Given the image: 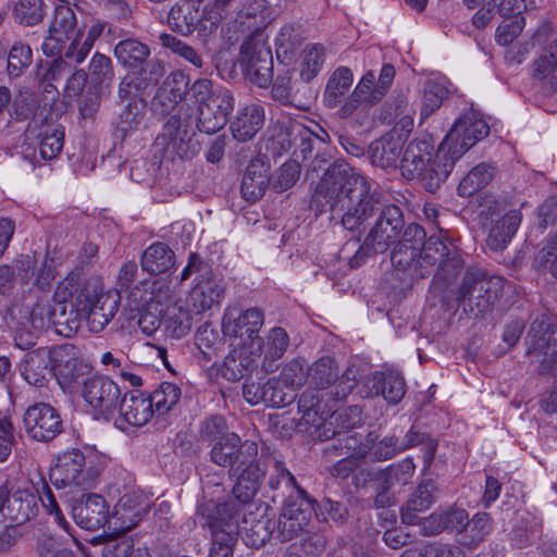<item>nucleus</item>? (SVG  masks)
<instances>
[{
    "label": "nucleus",
    "instance_id": "obj_1",
    "mask_svg": "<svg viewBox=\"0 0 557 557\" xmlns=\"http://www.w3.org/2000/svg\"><path fill=\"white\" fill-rule=\"evenodd\" d=\"M312 206L319 212L342 213V225L350 232L364 231L369 221L375 219L349 259L352 269L361 267L370 256L387 251L405 226L401 209L396 205H381L371 193L369 180L345 163L326 169L313 193Z\"/></svg>",
    "mask_w": 557,
    "mask_h": 557
},
{
    "label": "nucleus",
    "instance_id": "obj_2",
    "mask_svg": "<svg viewBox=\"0 0 557 557\" xmlns=\"http://www.w3.org/2000/svg\"><path fill=\"white\" fill-rule=\"evenodd\" d=\"M433 145L429 139H414L403 150L400 170L408 180L419 178L424 188L434 193L453 171V161L438 160L440 147L432 159Z\"/></svg>",
    "mask_w": 557,
    "mask_h": 557
},
{
    "label": "nucleus",
    "instance_id": "obj_3",
    "mask_svg": "<svg viewBox=\"0 0 557 557\" xmlns=\"http://www.w3.org/2000/svg\"><path fill=\"white\" fill-rule=\"evenodd\" d=\"M504 280L490 275L484 269L469 267L456 290L462 310L478 318L491 311L503 295Z\"/></svg>",
    "mask_w": 557,
    "mask_h": 557
},
{
    "label": "nucleus",
    "instance_id": "obj_4",
    "mask_svg": "<svg viewBox=\"0 0 557 557\" xmlns=\"http://www.w3.org/2000/svg\"><path fill=\"white\" fill-rule=\"evenodd\" d=\"M36 495L27 490H16L13 493L7 488L5 496V517L15 524H23L37 515V498L48 513L54 515L57 523L66 532H70V523L62 516L55 497L44 476L38 475L36 481H32Z\"/></svg>",
    "mask_w": 557,
    "mask_h": 557
},
{
    "label": "nucleus",
    "instance_id": "obj_5",
    "mask_svg": "<svg viewBox=\"0 0 557 557\" xmlns=\"http://www.w3.org/2000/svg\"><path fill=\"white\" fill-rule=\"evenodd\" d=\"M354 413L348 416L347 411H335L327 423L324 424L322 435L331 442L323 450L324 458L332 461L334 457L346 456L363 459L368 456L369 448L367 444V435L363 436L352 429L360 419V411L357 407L350 409Z\"/></svg>",
    "mask_w": 557,
    "mask_h": 557
},
{
    "label": "nucleus",
    "instance_id": "obj_6",
    "mask_svg": "<svg viewBox=\"0 0 557 557\" xmlns=\"http://www.w3.org/2000/svg\"><path fill=\"white\" fill-rule=\"evenodd\" d=\"M233 508L231 505L216 506L213 500L198 508L202 527L208 528L211 533L209 557H233V547L239 534V518L225 515Z\"/></svg>",
    "mask_w": 557,
    "mask_h": 557
},
{
    "label": "nucleus",
    "instance_id": "obj_7",
    "mask_svg": "<svg viewBox=\"0 0 557 557\" xmlns=\"http://www.w3.org/2000/svg\"><path fill=\"white\" fill-rule=\"evenodd\" d=\"M230 474L236 478L232 490L233 497L224 503L215 504L216 506L231 505L234 508L226 515L239 518L243 510L253 506V498L265 479L267 469L259 457L258 449L249 458L244 459Z\"/></svg>",
    "mask_w": 557,
    "mask_h": 557
},
{
    "label": "nucleus",
    "instance_id": "obj_8",
    "mask_svg": "<svg viewBox=\"0 0 557 557\" xmlns=\"http://www.w3.org/2000/svg\"><path fill=\"white\" fill-rule=\"evenodd\" d=\"M490 133V126L476 113L459 117L440 145L438 160L453 161V168L462 154Z\"/></svg>",
    "mask_w": 557,
    "mask_h": 557
},
{
    "label": "nucleus",
    "instance_id": "obj_9",
    "mask_svg": "<svg viewBox=\"0 0 557 557\" xmlns=\"http://www.w3.org/2000/svg\"><path fill=\"white\" fill-rule=\"evenodd\" d=\"M444 249L445 242L437 236L429 237L422 250L395 244L391 252V262L397 275L401 271L410 278H424L432 273L434 262Z\"/></svg>",
    "mask_w": 557,
    "mask_h": 557
},
{
    "label": "nucleus",
    "instance_id": "obj_10",
    "mask_svg": "<svg viewBox=\"0 0 557 557\" xmlns=\"http://www.w3.org/2000/svg\"><path fill=\"white\" fill-rule=\"evenodd\" d=\"M98 472L87 466L84 453L77 448L65 450L57 456L49 472L52 485L58 488L92 487Z\"/></svg>",
    "mask_w": 557,
    "mask_h": 557
},
{
    "label": "nucleus",
    "instance_id": "obj_11",
    "mask_svg": "<svg viewBox=\"0 0 557 557\" xmlns=\"http://www.w3.org/2000/svg\"><path fill=\"white\" fill-rule=\"evenodd\" d=\"M79 396L94 410L97 418L110 420L117 408L121 391L110 377L94 373Z\"/></svg>",
    "mask_w": 557,
    "mask_h": 557
},
{
    "label": "nucleus",
    "instance_id": "obj_12",
    "mask_svg": "<svg viewBox=\"0 0 557 557\" xmlns=\"http://www.w3.org/2000/svg\"><path fill=\"white\" fill-rule=\"evenodd\" d=\"M244 73L250 83L260 88L268 87L273 79V57L264 44L247 40L240 46Z\"/></svg>",
    "mask_w": 557,
    "mask_h": 557
},
{
    "label": "nucleus",
    "instance_id": "obj_13",
    "mask_svg": "<svg viewBox=\"0 0 557 557\" xmlns=\"http://www.w3.org/2000/svg\"><path fill=\"white\" fill-rule=\"evenodd\" d=\"M126 87V83L119 84L115 116V131L123 138L137 132L147 114V101Z\"/></svg>",
    "mask_w": 557,
    "mask_h": 557
},
{
    "label": "nucleus",
    "instance_id": "obj_14",
    "mask_svg": "<svg viewBox=\"0 0 557 557\" xmlns=\"http://www.w3.org/2000/svg\"><path fill=\"white\" fill-rule=\"evenodd\" d=\"M23 421L28 436L37 442H50L63 430L58 410L46 403L30 406L26 410Z\"/></svg>",
    "mask_w": 557,
    "mask_h": 557
},
{
    "label": "nucleus",
    "instance_id": "obj_15",
    "mask_svg": "<svg viewBox=\"0 0 557 557\" xmlns=\"http://www.w3.org/2000/svg\"><path fill=\"white\" fill-rule=\"evenodd\" d=\"M262 325V312L257 308H250L233 322L223 323V332L225 335L238 338L237 345L243 346L250 355L260 356L262 338L259 336V331Z\"/></svg>",
    "mask_w": 557,
    "mask_h": 557
},
{
    "label": "nucleus",
    "instance_id": "obj_16",
    "mask_svg": "<svg viewBox=\"0 0 557 557\" xmlns=\"http://www.w3.org/2000/svg\"><path fill=\"white\" fill-rule=\"evenodd\" d=\"M312 503L308 494L285 500L276 527L282 542H288L302 533L312 515Z\"/></svg>",
    "mask_w": 557,
    "mask_h": 557
},
{
    "label": "nucleus",
    "instance_id": "obj_17",
    "mask_svg": "<svg viewBox=\"0 0 557 557\" xmlns=\"http://www.w3.org/2000/svg\"><path fill=\"white\" fill-rule=\"evenodd\" d=\"M49 35L45 39L41 49L47 57L61 53L64 44L70 40L77 30V18L74 10L64 3L55 7L49 25Z\"/></svg>",
    "mask_w": 557,
    "mask_h": 557
},
{
    "label": "nucleus",
    "instance_id": "obj_18",
    "mask_svg": "<svg viewBox=\"0 0 557 557\" xmlns=\"http://www.w3.org/2000/svg\"><path fill=\"white\" fill-rule=\"evenodd\" d=\"M339 368L335 360L329 356L321 357L307 370V380L310 386L315 389L333 387L330 396L335 400H343L351 391L354 385L338 382Z\"/></svg>",
    "mask_w": 557,
    "mask_h": 557
},
{
    "label": "nucleus",
    "instance_id": "obj_19",
    "mask_svg": "<svg viewBox=\"0 0 557 557\" xmlns=\"http://www.w3.org/2000/svg\"><path fill=\"white\" fill-rule=\"evenodd\" d=\"M72 516L81 528L96 531L109 523L112 525L109 516V505L104 497L99 494H83L72 506Z\"/></svg>",
    "mask_w": 557,
    "mask_h": 557
},
{
    "label": "nucleus",
    "instance_id": "obj_20",
    "mask_svg": "<svg viewBox=\"0 0 557 557\" xmlns=\"http://www.w3.org/2000/svg\"><path fill=\"white\" fill-rule=\"evenodd\" d=\"M243 395L251 405L263 403L277 408L292 404L296 398L294 391L276 379H270L264 383L247 382L243 386Z\"/></svg>",
    "mask_w": 557,
    "mask_h": 557
},
{
    "label": "nucleus",
    "instance_id": "obj_21",
    "mask_svg": "<svg viewBox=\"0 0 557 557\" xmlns=\"http://www.w3.org/2000/svg\"><path fill=\"white\" fill-rule=\"evenodd\" d=\"M187 109L181 108L173 113L163 125L162 133L157 137L158 145L163 146L168 152L174 153L181 159L189 158V115Z\"/></svg>",
    "mask_w": 557,
    "mask_h": 557
},
{
    "label": "nucleus",
    "instance_id": "obj_22",
    "mask_svg": "<svg viewBox=\"0 0 557 557\" xmlns=\"http://www.w3.org/2000/svg\"><path fill=\"white\" fill-rule=\"evenodd\" d=\"M256 449H258L256 442L242 441L237 434L230 433L215 442L211 448L210 458L215 465L228 468L231 473L244 459L249 458Z\"/></svg>",
    "mask_w": 557,
    "mask_h": 557
},
{
    "label": "nucleus",
    "instance_id": "obj_23",
    "mask_svg": "<svg viewBox=\"0 0 557 557\" xmlns=\"http://www.w3.org/2000/svg\"><path fill=\"white\" fill-rule=\"evenodd\" d=\"M395 77L394 65L386 63L382 66L379 78L373 71H368L356 85L355 96L363 101L364 108H372L385 97Z\"/></svg>",
    "mask_w": 557,
    "mask_h": 557
},
{
    "label": "nucleus",
    "instance_id": "obj_24",
    "mask_svg": "<svg viewBox=\"0 0 557 557\" xmlns=\"http://www.w3.org/2000/svg\"><path fill=\"white\" fill-rule=\"evenodd\" d=\"M58 358L47 347H39L24 355L20 371L25 381L34 386H44Z\"/></svg>",
    "mask_w": 557,
    "mask_h": 557
},
{
    "label": "nucleus",
    "instance_id": "obj_25",
    "mask_svg": "<svg viewBox=\"0 0 557 557\" xmlns=\"http://www.w3.org/2000/svg\"><path fill=\"white\" fill-rule=\"evenodd\" d=\"M90 368L76 358H58L54 363V376L64 393L79 395L92 376Z\"/></svg>",
    "mask_w": 557,
    "mask_h": 557
},
{
    "label": "nucleus",
    "instance_id": "obj_26",
    "mask_svg": "<svg viewBox=\"0 0 557 557\" xmlns=\"http://www.w3.org/2000/svg\"><path fill=\"white\" fill-rule=\"evenodd\" d=\"M434 262L436 269L431 283V290L437 295L445 292L459 276L465 267V261L460 253L445 243V249L440 253Z\"/></svg>",
    "mask_w": 557,
    "mask_h": 557
},
{
    "label": "nucleus",
    "instance_id": "obj_27",
    "mask_svg": "<svg viewBox=\"0 0 557 557\" xmlns=\"http://www.w3.org/2000/svg\"><path fill=\"white\" fill-rule=\"evenodd\" d=\"M367 396H383L389 404H398L405 396V380L397 371H376L369 375L364 384Z\"/></svg>",
    "mask_w": 557,
    "mask_h": 557
},
{
    "label": "nucleus",
    "instance_id": "obj_28",
    "mask_svg": "<svg viewBox=\"0 0 557 557\" xmlns=\"http://www.w3.org/2000/svg\"><path fill=\"white\" fill-rule=\"evenodd\" d=\"M120 420L115 421L117 428L124 430L122 423L133 426H141L146 424L153 416L151 403L148 397L139 391L126 393L119 401Z\"/></svg>",
    "mask_w": 557,
    "mask_h": 557
},
{
    "label": "nucleus",
    "instance_id": "obj_29",
    "mask_svg": "<svg viewBox=\"0 0 557 557\" xmlns=\"http://www.w3.org/2000/svg\"><path fill=\"white\" fill-rule=\"evenodd\" d=\"M440 488L432 479L423 480L401 507L400 518L405 524L419 522V513L428 510L436 500Z\"/></svg>",
    "mask_w": 557,
    "mask_h": 557
},
{
    "label": "nucleus",
    "instance_id": "obj_30",
    "mask_svg": "<svg viewBox=\"0 0 557 557\" xmlns=\"http://www.w3.org/2000/svg\"><path fill=\"white\" fill-rule=\"evenodd\" d=\"M404 139L395 129L373 141L369 147L371 163L375 166L387 169L397 168L401 160Z\"/></svg>",
    "mask_w": 557,
    "mask_h": 557
},
{
    "label": "nucleus",
    "instance_id": "obj_31",
    "mask_svg": "<svg viewBox=\"0 0 557 557\" xmlns=\"http://www.w3.org/2000/svg\"><path fill=\"white\" fill-rule=\"evenodd\" d=\"M243 516L239 530L243 532V540L249 547L259 548L263 546L271 537L275 523L265 513H253L250 509L240 512Z\"/></svg>",
    "mask_w": 557,
    "mask_h": 557
},
{
    "label": "nucleus",
    "instance_id": "obj_32",
    "mask_svg": "<svg viewBox=\"0 0 557 557\" xmlns=\"http://www.w3.org/2000/svg\"><path fill=\"white\" fill-rule=\"evenodd\" d=\"M264 124V109L261 104L252 102L237 111L230 128L237 141L246 143L252 139Z\"/></svg>",
    "mask_w": 557,
    "mask_h": 557
},
{
    "label": "nucleus",
    "instance_id": "obj_33",
    "mask_svg": "<svg viewBox=\"0 0 557 557\" xmlns=\"http://www.w3.org/2000/svg\"><path fill=\"white\" fill-rule=\"evenodd\" d=\"M522 220L519 210H509L491 222L486 238L487 247L493 251L504 250L515 236Z\"/></svg>",
    "mask_w": 557,
    "mask_h": 557
},
{
    "label": "nucleus",
    "instance_id": "obj_34",
    "mask_svg": "<svg viewBox=\"0 0 557 557\" xmlns=\"http://www.w3.org/2000/svg\"><path fill=\"white\" fill-rule=\"evenodd\" d=\"M269 186V166L260 158L252 159L243 175L240 184L243 198L249 202H256L263 197Z\"/></svg>",
    "mask_w": 557,
    "mask_h": 557
},
{
    "label": "nucleus",
    "instance_id": "obj_35",
    "mask_svg": "<svg viewBox=\"0 0 557 557\" xmlns=\"http://www.w3.org/2000/svg\"><path fill=\"white\" fill-rule=\"evenodd\" d=\"M225 287L222 280L210 274L198 281L189 294V300L196 312H202L219 305L224 296Z\"/></svg>",
    "mask_w": 557,
    "mask_h": 557
},
{
    "label": "nucleus",
    "instance_id": "obj_36",
    "mask_svg": "<svg viewBox=\"0 0 557 557\" xmlns=\"http://www.w3.org/2000/svg\"><path fill=\"white\" fill-rule=\"evenodd\" d=\"M175 265V253L162 242H156L147 247L140 256V267L150 275L166 273Z\"/></svg>",
    "mask_w": 557,
    "mask_h": 557
},
{
    "label": "nucleus",
    "instance_id": "obj_37",
    "mask_svg": "<svg viewBox=\"0 0 557 557\" xmlns=\"http://www.w3.org/2000/svg\"><path fill=\"white\" fill-rule=\"evenodd\" d=\"M557 324L547 322L544 318L535 319L525 337L527 355L530 357H549L553 345V333Z\"/></svg>",
    "mask_w": 557,
    "mask_h": 557
},
{
    "label": "nucleus",
    "instance_id": "obj_38",
    "mask_svg": "<svg viewBox=\"0 0 557 557\" xmlns=\"http://www.w3.org/2000/svg\"><path fill=\"white\" fill-rule=\"evenodd\" d=\"M120 301L119 293L107 292L100 295L96 304L84 315L87 319L89 330L94 333L103 331L117 313Z\"/></svg>",
    "mask_w": 557,
    "mask_h": 557
},
{
    "label": "nucleus",
    "instance_id": "obj_39",
    "mask_svg": "<svg viewBox=\"0 0 557 557\" xmlns=\"http://www.w3.org/2000/svg\"><path fill=\"white\" fill-rule=\"evenodd\" d=\"M146 511L138 496L125 494L114 507L111 521L114 530L126 532L133 529Z\"/></svg>",
    "mask_w": 557,
    "mask_h": 557
},
{
    "label": "nucleus",
    "instance_id": "obj_40",
    "mask_svg": "<svg viewBox=\"0 0 557 557\" xmlns=\"http://www.w3.org/2000/svg\"><path fill=\"white\" fill-rule=\"evenodd\" d=\"M268 486L274 492L273 500L276 498L290 500L292 495H294V499L307 495L306 491L296 482L295 476L285 468L284 462L280 460L274 461L273 472L269 476Z\"/></svg>",
    "mask_w": 557,
    "mask_h": 557
},
{
    "label": "nucleus",
    "instance_id": "obj_41",
    "mask_svg": "<svg viewBox=\"0 0 557 557\" xmlns=\"http://www.w3.org/2000/svg\"><path fill=\"white\" fill-rule=\"evenodd\" d=\"M137 69V72L126 75L120 84L126 83L128 86L126 89L140 96L150 85L158 84L165 73L164 63L159 59H148Z\"/></svg>",
    "mask_w": 557,
    "mask_h": 557
},
{
    "label": "nucleus",
    "instance_id": "obj_42",
    "mask_svg": "<svg viewBox=\"0 0 557 557\" xmlns=\"http://www.w3.org/2000/svg\"><path fill=\"white\" fill-rule=\"evenodd\" d=\"M65 59V57H59L52 61H40L37 65L35 78L44 92L59 94L54 84L66 78L72 71L71 64Z\"/></svg>",
    "mask_w": 557,
    "mask_h": 557
},
{
    "label": "nucleus",
    "instance_id": "obj_43",
    "mask_svg": "<svg viewBox=\"0 0 557 557\" xmlns=\"http://www.w3.org/2000/svg\"><path fill=\"white\" fill-rule=\"evenodd\" d=\"M151 54L148 45L136 38H126L119 41L114 47V55L117 62L124 67L136 70L149 59Z\"/></svg>",
    "mask_w": 557,
    "mask_h": 557
},
{
    "label": "nucleus",
    "instance_id": "obj_44",
    "mask_svg": "<svg viewBox=\"0 0 557 557\" xmlns=\"http://www.w3.org/2000/svg\"><path fill=\"white\" fill-rule=\"evenodd\" d=\"M201 17L200 9L190 2H182L172 7L168 15V23L172 30L182 35L191 34Z\"/></svg>",
    "mask_w": 557,
    "mask_h": 557
},
{
    "label": "nucleus",
    "instance_id": "obj_45",
    "mask_svg": "<svg viewBox=\"0 0 557 557\" xmlns=\"http://www.w3.org/2000/svg\"><path fill=\"white\" fill-rule=\"evenodd\" d=\"M354 82L352 71L347 66L337 67L329 77L323 101L327 108H336L349 91Z\"/></svg>",
    "mask_w": 557,
    "mask_h": 557
},
{
    "label": "nucleus",
    "instance_id": "obj_46",
    "mask_svg": "<svg viewBox=\"0 0 557 557\" xmlns=\"http://www.w3.org/2000/svg\"><path fill=\"white\" fill-rule=\"evenodd\" d=\"M165 331L174 338L184 337L191 329L193 317L183 301L176 306L159 309Z\"/></svg>",
    "mask_w": 557,
    "mask_h": 557
},
{
    "label": "nucleus",
    "instance_id": "obj_47",
    "mask_svg": "<svg viewBox=\"0 0 557 557\" xmlns=\"http://www.w3.org/2000/svg\"><path fill=\"white\" fill-rule=\"evenodd\" d=\"M289 346V336L282 327H274L270 331L267 341H262L261 352L264 354L262 368L265 372H273L274 362L283 357Z\"/></svg>",
    "mask_w": 557,
    "mask_h": 557
},
{
    "label": "nucleus",
    "instance_id": "obj_48",
    "mask_svg": "<svg viewBox=\"0 0 557 557\" xmlns=\"http://www.w3.org/2000/svg\"><path fill=\"white\" fill-rule=\"evenodd\" d=\"M495 175V168L482 162L475 165L459 183L457 191L461 197H471L487 186Z\"/></svg>",
    "mask_w": 557,
    "mask_h": 557
},
{
    "label": "nucleus",
    "instance_id": "obj_49",
    "mask_svg": "<svg viewBox=\"0 0 557 557\" xmlns=\"http://www.w3.org/2000/svg\"><path fill=\"white\" fill-rule=\"evenodd\" d=\"M414 471V466L411 460L405 459L397 465H392L383 470L376 471L374 481L376 484V492L388 493V490L396 483H407L409 478Z\"/></svg>",
    "mask_w": 557,
    "mask_h": 557
},
{
    "label": "nucleus",
    "instance_id": "obj_50",
    "mask_svg": "<svg viewBox=\"0 0 557 557\" xmlns=\"http://www.w3.org/2000/svg\"><path fill=\"white\" fill-rule=\"evenodd\" d=\"M532 77L537 81L547 77L557 81V36L548 41L540 57L533 61Z\"/></svg>",
    "mask_w": 557,
    "mask_h": 557
},
{
    "label": "nucleus",
    "instance_id": "obj_51",
    "mask_svg": "<svg viewBox=\"0 0 557 557\" xmlns=\"http://www.w3.org/2000/svg\"><path fill=\"white\" fill-rule=\"evenodd\" d=\"M247 349L242 347L240 350H232L223 361L220 368L221 375L230 382H237L244 377L245 373L252 366V360L245 354Z\"/></svg>",
    "mask_w": 557,
    "mask_h": 557
},
{
    "label": "nucleus",
    "instance_id": "obj_52",
    "mask_svg": "<svg viewBox=\"0 0 557 557\" xmlns=\"http://www.w3.org/2000/svg\"><path fill=\"white\" fill-rule=\"evenodd\" d=\"M181 388L173 383L163 382L153 391L148 400L151 403V409L159 414L169 412L180 400Z\"/></svg>",
    "mask_w": 557,
    "mask_h": 557
},
{
    "label": "nucleus",
    "instance_id": "obj_53",
    "mask_svg": "<svg viewBox=\"0 0 557 557\" xmlns=\"http://www.w3.org/2000/svg\"><path fill=\"white\" fill-rule=\"evenodd\" d=\"M324 61L325 49L321 44L307 46L301 53V79L310 83L322 70Z\"/></svg>",
    "mask_w": 557,
    "mask_h": 557
},
{
    "label": "nucleus",
    "instance_id": "obj_54",
    "mask_svg": "<svg viewBox=\"0 0 557 557\" xmlns=\"http://www.w3.org/2000/svg\"><path fill=\"white\" fill-rule=\"evenodd\" d=\"M491 532L490 517L487 513H476L471 520L467 519V524L462 532L461 543L468 547L478 546Z\"/></svg>",
    "mask_w": 557,
    "mask_h": 557
},
{
    "label": "nucleus",
    "instance_id": "obj_55",
    "mask_svg": "<svg viewBox=\"0 0 557 557\" xmlns=\"http://www.w3.org/2000/svg\"><path fill=\"white\" fill-rule=\"evenodd\" d=\"M367 444L368 455L374 461H385L400 453L398 437L395 435L385 436L379 441L377 435L369 433Z\"/></svg>",
    "mask_w": 557,
    "mask_h": 557
},
{
    "label": "nucleus",
    "instance_id": "obj_56",
    "mask_svg": "<svg viewBox=\"0 0 557 557\" xmlns=\"http://www.w3.org/2000/svg\"><path fill=\"white\" fill-rule=\"evenodd\" d=\"M149 308L154 309L159 312V309H164L171 306L178 305L182 300L178 295L171 287V285L163 281H157L153 283L152 289L149 296L141 299Z\"/></svg>",
    "mask_w": 557,
    "mask_h": 557
},
{
    "label": "nucleus",
    "instance_id": "obj_57",
    "mask_svg": "<svg viewBox=\"0 0 557 557\" xmlns=\"http://www.w3.org/2000/svg\"><path fill=\"white\" fill-rule=\"evenodd\" d=\"M159 40L164 48L171 50L173 53L183 58L185 61L190 63L195 69H203V66L206 65L201 54L191 46L187 45L181 39L170 34L163 33L159 35Z\"/></svg>",
    "mask_w": 557,
    "mask_h": 557
},
{
    "label": "nucleus",
    "instance_id": "obj_58",
    "mask_svg": "<svg viewBox=\"0 0 557 557\" xmlns=\"http://www.w3.org/2000/svg\"><path fill=\"white\" fill-rule=\"evenodd\" d=\"M33 62V52L28 45L17 41L8 54L7 72L11 78L20 77Z\"/></svg>",
    "mask_w": 557,
    "mask_h": 557
},
{
    "label": "nucleus",
    "instance_id": "obj_59",
    "mask_svg": "<svg viewBox=\"0 0 557 557\" xmlns=\"http://www.w3.org/2000/svg\"><path fill=\"white\" fill-rule=\"evenodd\" d=\"M82 317L83 314L74 306L67 312L63 300L55 301L53 326L58 329L60 334L70 336L75 333L81 327Z\"/></svg>",
    "mask_w": 557,
    "mask_h": 557
},
{
    "label": "nucleus",
    "instance_id": "obj_60",
    "mask_svg": "<svg viewBox=\"0 0 557 557\" xmlns=\"http://www.w3.org/2000/svg\"><path fill=\"white\" fill-rule=\"evenodd\" d=\"M39 153L45 160H52L59 156L64 144V131L60 125L47 126L40 134Z\"/></svg>",
    "mask_w": 557,
    "mask_h": 557
},
{
    "label": "nucleus",
    "instance_id": "obj_61",
    "mask_svg": "<svg viewBox=\"0 0 557 557\" xmlns=\"http://www.w3.org/2000/svg\"><path fill=\"white\" fill-rule=\"evenodd\" d=\"M14 20L26 26H34L44 18V0H18L13 8Z\"/></svg>",
    "mask_w": 557,
    "mask_h": 557
},
{
    "label": "nucleus",
    "instance_id": "obj_62",
    "mask_svg": "<svg viewBox=\"0 0 557 557\" xmlns=\"http://www.w3.org/2000/svg\"><path fill=\"white\" fill-rule=\"evenodd\" d=\"M302 40V36L294 24L284 25L275 39L277 58H290L300 47Z\"/></svg>",
    "mask_w": 557,
    "mask_h": 557
},
{
    "label": "nucleus",
    "instance_id": "obj_63",
    "mask_svg": "<svg viewBox=\"0 0 557 557\" xmlns=\"http://www.w3.org/2000/svg\"><path fill=\"white\" fill-rule=\"evenodd\" d=\"M89 76L94 85L98 87L110 86L114 77V69L109 57L96 52L89 63Z\"/></svg>",
    "mask_w": 557,
    "mask_h": 557
},
{
    "label": "nucleus",
    "instance_id": "obj_64",
    "mask_svg": "<svg viewBox=\"0 0 557 557\" xmlns=\"http://www.w3.org/2000/svg\"><path fill=\"white\" fill-rule=\"evenodd\" d=\"M103 294L104 293L99 284L92 281H84L74 293L72 290L70 292V295L75 299V308L83 314V317L96 304L100 295Z\"/></svg>",
    "mask_w": 557,
    "mask_h": 557
}]
</instances>
